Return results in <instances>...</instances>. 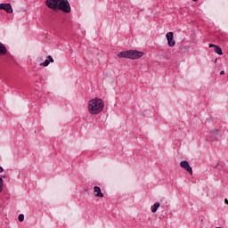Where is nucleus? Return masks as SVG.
<instances>
[{"label": "nucleus", "mask_w": 228, "mask_h": 228, "mask_svg": "<svg viewBox=\"0 0 228 228\" xmlns=\"http://www.w3.org/2000/svg\"><path fill=\"white\" fill-rule=\"evenodd\" d=\"M4 172V168L3 167H0V174H3Z\"/></svg>", "instance_id": "2eb2a0df"}, {"label": "nucleus", "mask_w": 228, "mask_h": 228, "mask_svg": "<svg viewBox=\"0 0 228 228\" xmlns=\"http://www.w3.org/2000/svg\"><path fill=\"white\" fill-rule=\"evenodd\" d=\"M208 47H210V48L214 47L215 53H216V54H219L220 56H222V54H224V53L222 52V48L218 45L210 44V45H208Z\"/></svg>", "instance_id": "1a4fd4ad"}, {"label": "nucleus", "mask_w": 228, "mask_h": 228, "mask_svg": "<svg viewBox=\"0 0 228 228\" xmlns=\"http://www.w3.org/2000/svg\"><path fill=\"white\" fill-rule=\"evenodd\" d=\"M216 140H217V139H216V137L215 140H214V142H216Z\"/></svg>", "instance_id": "6ab92c4d"}, {"label": "nucleus", "mask_w": 228, "mask_h": 228, "mask_svg": "<svg viewBox=\"0 0 228 228\" xmlns=\"http://www.w3.org/2000/svg\"><path fill=\"white\" fill-rule=\"evenodd\" d=\"M3 177H6L5 175L0 176V193H3V188L4 187V182L3 181Z\"/></svg>", "instance_id": "ddd939ff"}, {"label": "nucleus", "mask_w": 228, "mask_h": 228, "mask_svg": "<svg viewBox=\"0 0 228 228\" xmlns=\"http://www.w3.org/2000/svg\"><path fill=\"white\" fill-rule=\"evenodd\" d=\"M19 222H24V214H20L18 216Z\"/></svg>", "instance_id": "4468645a"}, {"label": "nucleus", "mask_w": 228, "mask_h": 228, "mask_svg": "<svg viewBox=\"0 0 228 228\" xmlns=\"http://www.w3.org/2000/svg\"><path fill=\"white\" fill-rule=\"evenodd\" d=\"M8 53V49H6V46L0 42V56H4Z\"/></svg>", "instance_id": "9d476101"}, {"label": "nucleus", "mask_w": 228, "mask_h": 228, "mask_svg": "<svg viewBox=\"0 0 228 228\" xmlns=\"http://www.w3.org/2000/svg\"><path fill=\"white\" fill-rule=\"evenodd\" d=\"M166 37L169 47H174V45H175V39H174V32H167L166 34Z\"/></svg>", "instance_id": "39448f33"}, {"label": "nucleus", "mask_w": 228, "mask_h": 228, "mask_svg": "<svg viewBox=\"0 0 228 228\" xmlns=\"http://www.w3.org/2000/svg\"><path fill=\"white\" fill-rule=\"evenodd\" d=\"M0 10H4L7 13H13V9L10 4H0Z\"/></svg>", "instance_id": "423d86ee"}, {"label": "nucleus", "mask_w": 228, "mask_h": 228, "mask_svg": "<svg viewBox=\"0 0 228 228\" xmlns=\"http://www.w3.org/2000/svg\"><path fill=\"white\" fill-rule=\"evenodd\" d=\"M45 4L50 10H53V12L61 10L64 13H70V4L69 0H46Z\"/></svg>", "instance_id": "f257e3e1"}, {"label": "nucleus", "mask_w": 228, "mask_h": 228, "mask_svg": "<svg viewBox=\"0 0 228 228\" xmlns=\"http://www.w3.org/2000/svg\"><path fill=\"white\" fill-rule=\"evenodd\" d=\"M211 136H220V130L214 128L210 131Z\"/></svg>", "instance_id": "f8f14e48"}, {"label": "nucleus", "mask_w": 228, "mask_h": 228, "mask_svg": "<svg viewBox=\"0 0 228 228\" xmlns=\"http://www.w3.org/2000/svg\"><path fill=\"white\" fill-rule=\"evenodd\" d=\"M39 60H40V61H44V58H42V57L39 58Z\"/></svg>", "instance_id": "a211bd4d"}, {"label": "nucleus", "mask_w": 228, "mask_h": 228, "mask_svg": "<svg viewBox=\"0 0 228 228\" xmlns=\"http://www.w3.org/2000/svg\"><path fill=\"white\" fill-rule=\"evenodd\" d=\"M192 1L197 2L198 0H192Z\"/></svg>", "instance_id": "aec40b11"}, {"label": "nucleus", "mask_w": 228, "mask_h": 228, "mask_svg": "<svg viewBox=\"0 0 228 228\" xmlns=\"http://www.w3.org/2000/svg\"><path fill=\"white\" fill-rule=\"evenodd\" d=\"M180 167H182V168H184V170H186V172H188L190 175H193V168H191V166H190V163L187 160L181 161Z\"/></svg>", "instance_id": "20e7f679"}, {"label": "nucleus", "mask_w": 228, "mask_h": 228, "mask_svg": "<svg viewBox=\"0 0 228 228\" xmlns=\"http://www.w3.org/2000/svg\"><path fill=\"white\" fill-rule=\"evenodd\" d=\"M50 63H54V59H53V56L51 55L47 57V60L40 63V67H49Z\"/></svg>", "instance_id": "6e6552de"}, {"label": "nucleus", "mask_w": 228, "mask_h": 228, "mask_svg": "<svg viewBox=\"0 0 228 228\" xmlns=\"http://www.w3.org/2000/svg\"><path fill=\"white\" fill-rule=\"evenodd\" d=\"M159 206H160L159 202H156L154 205H152L151 207V213H156V211H158V209H159Z\"/></svg>", "instance_id": "9b49d317"}, {"label": "nucleus", "mask_w": 228, "mask_h": 228, "mask_svg": "<svg viewBox=\"0 0 228 228\" xmlns=\"http://www.w3.org/2000/svg\"><path fill=\"white\" fill-rule=\"evenodd\" d=\"M224 74H225V71H224V70L220 71L221 76H224Z\"/></svg>", "instance_id": "dca6fc26"}, {"label": "nucleus", "mask_w": 228, "mask_h": 228, "mask_svg": "<svg viewBox=\"0 0 228 228\" xmlns=\"http://www.w3.org/2000/svg\"><path fill=\"white\" fill-rule=\"evenodd\" d=\"M104 110V101L101 98H94L89 101L87 111L90 115H99Z\"/></svg>", "instance_id": "f03ea898"}, {"label": "nucleus", "mask_w": 228, "mask_h": 228, "mask_svg": "<svg viewBox=\"0 0 228 228\" xmlns=\"http://www.w3.org/2000/svg\"><path fill=\"white\" fill-rule=\"evenodd\" d=\"M224 202H225V204H227V206H228V200H227V199L224 200Z\"/></svg>", "instance_id": "f3484780"}, {"label": "nucleus", "mask_w": 228, "mask_h": 228, "mask_svg": "<svg viewBox=\"0 0 228 228\" xmlns=\"http://www.w3.org/2000/svg\"><path fill=\"white\" fill-rule=\"evenodd\" d=\"M94 197H98L100 199H102V197H104V194L102 193V191H101V187L99 186L94 187Z\"/></svg>", "instance_id": "0eeeda50"}, {"label": "nucleus", "mask_w": 228, "mask_h": 228, "mask_svg": "<svg viewBox=\"0 0 228 228\" xmlns=\"http://www.w3.org/2000/svg\"><path fill=\"white\" fill-rule=\"evenodd\" d=\"M145 54L143 52H138L136 50L124 51L118 53V58H128V60H139Z\"/></svg>", "instance_id": "7ed1b4c3"}]
</instances>
